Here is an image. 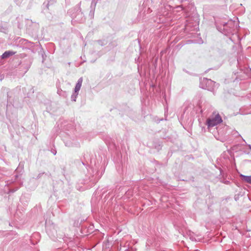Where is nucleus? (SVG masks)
I'll list each match as a JSON object with an SVG mask.
<instances>
[{"label": "nucleus", "mask_w": 251, "mask_h": 251, "mask_svg": "<svg viewBox=\"0 0 251 251\" xmlns=\"http://www.w3.org/2000/svg\"><path fill=\"white\" fill-rule=\"evenodd\" d=\"M222 121L221 117L219 114H217L215 116L208 118L206 120V124L208 127H212L220 124Z\"/></svg>", "instance_id": "1"}, {"label": "nucleus", "mask_w": 251, "mask_h": 251, "mask_svg": "<svg viewBox=\"0 0 251 251\" xmlns=\"http://www.w3.org/2000/svg\"><path fill=\"white\" fill-rule=\"evenodd\" d=\"M82 81H83V79L82 77H80L78 79L77 82V83L75 86V93L78 94V91L80 89V88H81V86L82 85Z\"/></svg>", "instance_id": "2"}, {"label": "nucleus", "mask_w": 251, "mask_h": 251, "mask_svg": "<svg viewBox=\"0 0 251 251\" xmlns=\"http://www.w3.org/2000/svg\"><path fill=\"white\" fill-rule=\"evenodd\" d=\"M14 54H15V52H13L12 51H10V50L6 51L2 55V58H7V57H9L10 56H11Z\"/></svg>", "instance_id": "3"}, {"label": "nucleus", "mask_w": 251, "mask_h": 251, "mask_svg": "<svg viewBox=\"0 0 251 251\" xmlns=\"http://www.w3.org/2000/svg\"><path fill=\"white\" fill-rule=\"evenodd\" d=\"M240 176L242 178V179L245 181L251 184V176H247L243 175H241Z\"/></svg>", "instance_id": "4"}, {"label": "nucleus", "mask_w": 251, "mask_h": 251, "mask_svg": "<svg viewBox=\"0 0 251 251\" xmlns=\"http://www.w3.org/2000/svg\"><path fill=\"white\" fill-rule=\"evenodd\" d=\"M77 93H74L72 95V97H71V99H72V100H73V101H75V99H76V97L77 95Z\"/></svg>", "instance_id": "5"}]
</instances>
